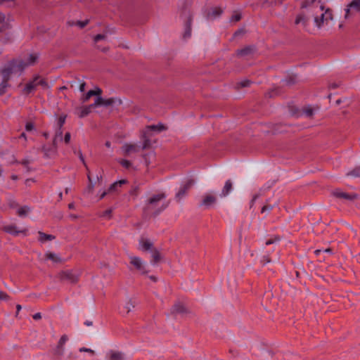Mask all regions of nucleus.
Instances as JSON below:
<instances>
[{
    "label": "nucleus",
    "mask_w": 360,
    "mask_h": 360,
    "mask_svg": "<svg viewBox=\"0 0 360 360\" xmlns=\"http://www.w3.org/2000/svg\"><path fill=\"white\" fill-rule=\"evenodd\" d=\"M222 13V8L220 7H215L207 14V18L208 19L213 20L217 17H219Z\"/></svg>",
    "instance_id": "nucleus-22"
},
{
    "label": "nucleus",
    "mask_w": 360,
    "mask_h": 360,
    "mask_svg": "<svg viewBox=\"0 0 360 360\" xmlns=\"http://www.w3.org/2000/svg\"><path fill=\"white\" fill-rule=\"evenodd\" d=\"M34 128V125L32 122H27L25 124V129L27 131H32Z\"/></svg>",
    "instance_id": "nucleus-46"
},
{
    "label": "nucleus",
    "mask_w": 360,
    "mask_h": 360,
    "mask_svg": "<svg viewBox=\"0 0 360 360\" xmlns=\"http://www.w3.org/2000/svg\"><path fill=\"white\" fill-rule=\"evenodd\" d=\"M70 137H71V135H70V132H67L65 134V137H64V141L65 143H69L70 141Z\"/></svg>",
    "instance_id": "nucleus-49"
},
{
    "label": "nucleus",
    "mask_w": 360,
    "mask_h": 360,
    "mask_svg": "<svg viewBox=\"0 0 360 360\" xmlns=\"http://www.w3.org/2000/svg\"><path fill=\"white\" fill-rule=\"evenodd\" d=\"M33 319L34 320H39L41 319V313L38 312V313H36L33 315Z\"/></svg>",
    "instance_id": "nucleus-51"
},
{
    "label": "nucleus",
    "mask_w": 360,
    "mask_h": 360,
    "mask_svg": "<svg viewBox=\"0 0 360 360\" xmlns=\"http://www.w3.org/2000/svg\"><path fill=\"white\" fill-rule=\"evenodd\" d=\"M79 350L80 352H88V353H90L91 354H94V351L92 350L91 349H89V348L81 347V348H79Z\"/></svg>",
    "instance_id": "nucleus-45"
},
{
    "label": "nucleus",
    "mask_w": 360,
    "mask_h": 360,
    "mask_svg": "<svg viewBox=\"0 0 360 360\" xmlns=\"http://www.w3.org/2000/svg\"><path fill=\"white\" fill-rule=\"evenodd\" d=\"M347 176H352L354 177H359L360 176V166L355 167L352 171L349 172L347 174Z\"/></svg>",
    "instance_id": "nucleus-33"
},
{
    "label": "nucleus",
    "mask_w": 360,
    "mask_h": 360,
    "mask_svg": "<svg viewBox=\"0 0 360 360\" xmlns=\"http://www.w3.org/2000/svg\"><path fill=\"white\" fill-rule=\"evenodd\" d=\"M65 89H67V87L65 86H63L59 88L60 91H63V90H65Z\"/></svg>",
    "instance_id": "nucleus-62"
},
{
    "label": "nucleus",
    "mask_w": 360,
    "mask_h": 360,
    "mask_svg": "<svg viewBox=\"0 0 360 360\" xmlns=\"http://www.w3.org/2000/svg\"><path fill=\"white\" fill-rule=\"evenodd\" d=\"M44 258L46 260H51L54 263H61L63 261L59 255L51 252H46L44 255Z\"/></svg>",
    "instance_id": "nucleus-18"
},
{
    "label": "nucleus",
    "mask_w": 360,
    "mask_h": 360,
    "mask_svg": "<svg viewBox=\"0 0 360 360\" xmlns=\"http://www.w3.org/2000/svg\"><path fill=\"white\" fill-rule=\"evenodd\" d=\"M130 263L139 271L144 272V266L141 258L135 256L130 257Z\"/></svg>",
    "instance_id": "nucleus-17"
},
{
    "label": "nucleus",
    "mask_w": 360,
    "mask_h": 360,
    "mask_svg": "<svg viewBox=\"0 0 360 360\" xmlns=\"http://www.w3.org/2000/svg\"><path fill=\"white\" fill-rule=\"evenodd\" d=\"M8 81L4 79L3 82L0 84V96L6 92V89L8 86Z\"/></svg>",
    "instance_id": "nucleus-36"
},
{
    "label": "nucleus",
    "mask_w": 360,
    "mask_h": 360,
    "mask_svg": "<svg viewBox=\"0 0 360 360\" xmlns=\"http://www.w3.org/2000/svg\"><path fill=\"white\" fill-rule=\"evenodd\" d=\"M330 88H333V89H335V88H336V87H337V85H336V84H330Z\"/></svg>",
    "instance_id": "nucleus-64"
},
{
    "label": "nucleus",
    "mask_w": 360,
    "mask_h": 360,
    "mask_svg": "<svg viewBox=\"0 0 360 360\" xmlns=\"http://www.w3.org/2000/svg\"><path fill=\"white\" fill-rule=\"evenodd\" d=\"M153 246V244L149 239L141 238L139 240V249L142 251L152 250Z\"/></svg>",
    "instance_id": "nucleus-15"
},
{
    "label": "nucleus",
    "mask_w": 360,
    "mask_h": 360,
    "mask_svg": "<svg viewBox=\"0 0 360 360\" xmlns=\"http://www.w3.org/2000/svg\"><path fill=\"white\" fill-rule=\"evenodd\" d=\"M218 202V195L214 191H208L201 195L198 206L206 210L214 208Z\"/></svg>",
    "instance_id": "nucleus-3"
},
{
    "label": "nucleus",
    "mask_w": 360,
    "mask_h": 360,
    "mask_svg": "<svg viewBox=\"0 0 360 360\" xmlns=\"http://www.w3.org/2000/svg\"><path fill=\"white\" fill-rule=\"evenodd\" d=\"M58 278L61 281H67L70 283H75L78 281V277L72 271L66 270L60 271L58 275Z\"/></svg>",
    "instance_id": "nucleus-6"
},
{
    "label": "nucleus",
    "mask_w": 360,
    "mask_h": 360,
    "mask_svg": "<svg viewBox=\"0 0 360 360\" xmlns=\"http://www.w3.org/2000/svg\"><path fill=\"white\" fill-rule=\"evenodd\" d=\"M187 312H188V309L182 304L179 303V304H174L173 306L172 313H174V314H184V313H187Z\"/></svg>",
    "instance_id": "nucleus-24"
},
{
    "label": "nucleus",
    "mask_w": 360,
    "mask_h": 360,
    "mask_svg": "<svg viewBox=\"0 0 360 360\" xmlns=\"http://www.w3.org/2000/svg\"><path fill=\"white\" fill-rule=\"evenodd\" d=\"M65 120H66V115H62L59 117L58 121V124L59 126V131H58L57 136H59L60 137H61L62 134H63L61 128L63 126V124H65Z\"/></svg>",
    "instance_id": "nucleus-32"
},
{
    "label": "nucleus",
    "mask_w": 360,
    "mask_h": 360,
    "mask_svg": "<svg viewBox=\"0 0 360 360\" xmlns=\"http://www.w3.org/2000/svg\"><path fill=\"white\" fill-rule=\"evenodd\" d=\"M8 27V24L6 20V16L0 12V33Z\"/></svg>",
    "instance_id": "nucleus-27"
},
{
    "label": "nucleus",
    "mask_w": 360,
    "mask_h": 360,
    "mask_svg": "<svg viewBox=\"0 0 360 360\" xmlns=\"http://www.w3.org/2000/svg\"><path fill=\"white\" fill-rule=\"evenodd\" d=\"M272 208H273V207H272L271 205H264V206L262 207V208L261 212H262V213H264V212H266V211H270V210H272Z\"/></svg>",
    "instance_id": "nucleus-48"
},
{
    "label": "nucleus",
    "mask_w": 360,
    "mask_h": 360,
    "mask_svg": "<svg viewBox=\"0 0 360 360\" xmlns=\"http://www.w3.org/2000/svg\"><path fill=\"white\" fill-rule=\"evenodd\" d=\"M22 309V307L20 304H17L16 305V309H17V311H16V314H15V316H18V314H19V311L21 310Z\"/></svg>",
    "instance_id": "nucleus-54"
},
{
    "label": "nucleus",
    "mask_w": 360,
    "mask_h": 360,
    "mask_svg": "<svg viewBox=\"0 0 360 360\" xmlns=\"http://www.w3.org/2000/svg\"><path fill=\"white\" fill-rule=\"evenodd\" d=\"M135 307V302L131 299L125 300L119 307V312L122 316H127L130 311H131Z\"/></svg>",
    "instance_id": "nucleus-7"
},
{
    "label": "nucleus",
    "mask_w": 360,
    "mask_h": 360,
    "mask_svg": "<svg viewBox=\"0 0 360 360\" xmlns=\"http://www.w3.org/2000/svg\"><path fill=\"white\" fill-rule=\"evenodd\" d=\"M108 360H124V355L120 352L110 350L107 354Z\"/></svg>",
    "instance_id": "nucleus-19"
},
{
    "label": "nucleus",
    "mask_w": 360,
    "mask_h": 360,
    "mask_svg": "<svg viewBox=\"0 0 360 360\" xmlns=\"http://www.w3.org/2000/svg\"><path fill=\"white\" fill-rule=\"evenodd\" d=\"M102 93V90L96 87L95 90H90L86 94H84L81 100L83 103L87 102L90 98L93 96H100Z\"/></svg>",
    "instance_id": "nucleus-16"
},
{
    "label": "nucleus",
    "mask_w": 360,
    "mask_h": 360,
    "mask_svg": "<svg viewBox=\"0 0 360 360\" xmlns=\"http://www.w3.org/2000/svg\"><path fill=\"white\" fill-rule=\"evenodd\" d=\"M36 81H38L37 79V75H35L32 80L25 84L22 89V93L25 95H28L34 91L38 86V83Z\"/></svg>",
    "instance_id": "nucleus-13"
},
{
    "label": "nucleus",
    "mask_w": 360,
    "mask_h": 360,
    "mask_svg": "<svg viewBox=\"0 0 360 360\" xmlns=\"http://www.w3.org/2000/svg\"><path fill=\"white\" fill-rule=\"evenodd\" d=\"M311 4H313L312 8L315 13H318L317 10H319L321 12L320 16L314 17V22L318 27H321L324 22H328L329 20L333 19L331 11L326 9L323 12L324 6L320 1L316 2V0H312Z\"/></svg>",
    "instance_id": "nucleus-2"
},
{
    "label": "nucleus",
    "mask_w": 360,
    "mask_h": 360,
    "mask_svg": "<svg viewBox=\"0 0 360 360\" xmlns=\"http://www.w3.org/2000/svg\"><path fill=\"white\" fill-rule=\"evenodd\" d=\"M37 79L38 80L36 81L38 83V86H41L44 89H50L51 86L44 78H42L41 76L37 75Z\"/></svg>",
    "instance_id": "nucleus-28"
},
{
    "label": "nucleus",
    "mask_w": 360,
    "mask_h": 360,
    "mask_svg": "<svg viewBox=\"0 0 360 360\" xmlns=\"http://www.w3.org/2000/svg\"><path fill=\"white\" fill-rule=\"evenodd\" d=\"M75 204L73 202H71L68 205V208L69 209H75Z\"/></svg>",
    "instance_id": "nucleus-56"
},
{
    "label": "nucleus",
    "mask_w": 360,
    "mask_h": 360,
    "mask_svg": "<svg viewBox=\"0 0 360 360\" xmlns=\"http://www.w3.org/2000/svg\"><path fill=\"white\" fill-rule=\"evenodd\" d=\"M241 19V15L238 13H234V14L231 18V21L232 22H238Z\"/></svg>",
    "instance_id": "nucleus-41"
},
{
    "label": "nucleus",
    "mask_w": 360,
    "mask_h": 360,
    "mask_svg": "<svg viewBox=\"0 0 360 360\" xmlns=\"http://www.w3.org/2000/svg\"><path fill=\"white\" fill-rule=\"evenodd\" d=\"M274 241L272 240V239H270V240H268L266 242V245H271L272 243H274Z\"/></svg>",
    "instance_id": "nucleus-57"
},
{
    "label": "nucleus",
    "mask_w": 360,
    "mask_h": 360,
    "mask_svg": "<svg viewBox=\"0 0 360 360\" xmlns=\"http://www.w3.org/2000/svg\"><path fill=\"white\" fill-rule=\"evenodd\" d=\"M253 49L251 46H247L243 49L237 50L236 55L240 57H243L249 55L252 53Z\"/></svg>",
    "instance_id": "nucleus-25"
},
{
    "label": "nucleus",
    "mask_w": 360,
    "mask_h": 360,
    "mask_svg": "<svg viewBox=\"0 0 360 360\" xmlns=\"http://www.w3.org/2000/svg\"><path fill=\"white\" fill-rule=\"evenodd\" d=\"M94 108L93 103L86 106H83L80 108L79 111L78 112V115L80 118L84 117L87 116L91 112L92 108Z\"/></svg>",
    "instance_id": "nucleus-20"
},
{
    "label": "nucleus",
    "mask_w": 360,
    "mask_h": 360,
    "mask_svg": "<svg viewBox=\"0 0 360 360\" xmlns=\"http://www.w3.org/2000/svg\"><path fill=\"white\" fill-rule=\"evenodd\" d=\"M108 190L107 191H103L101 194V196H100V199H103L106 195L107 193H108Z\"/></svg>",
    "instance_id": "nucleus-55"
},
{
    "label": "nucleus",
    "mask_w": 360,
    "mask_h": 360,
    "mask_svg": "<svg viewBox=\"0 0 360 360\" xmlns=\"http://www.w3.org/2000/svg\"><path fill=\"white\" fill-rule=\"evenodd\" d=\"M321 252V250H315V251H314V253H315L316 255H318Z\"/></svg>",
    "instance_id": "nucleus-63"
},
{
    "label": "nucleus",
    "mask_w": 360,
    "mask_h": 360,
    "mask_svg": "<svg viewBox=\"0 0 360 360\" xmlns=\"http://www.w3.org/2000/svg\"><path fill=\"white\" fill-rule=\"evenodd\" d=\"M143 139H144V141H143V143L142 146V149L145 150L150 146V141L145 135L143 136Z\"/></svg>",
    "instance_id": "nucleus-40"
},
{
    "label": "nucleus",
    "mask_w": 360,
    "mask_h": 360,
    "mask_svg": "<svg viewBox=\"0 0 360 360\" xmlns=\"http://www.w3.org/2000/svg\"><path fill=\"white\" fill-rule=\"evenodd\" d=\"M38 233H39V240L41 243H45L49 240H53L56 238L53 235L46 234L41 231H39Z\"/></svg>",
    "instance_id": "nucleus-23"
},
{
    "label": "nucleus",
    "mask_w": 360,
    "mask_h": 360,
    "mask_svg": "<svg viewBox=\"0 0 360 360\" xmlns=\"http://www.w3.org/2000/svg\"><path fill=\"white\" fill-rule=\"evenodd\" d=\"M89 23V20H86L84 21H77L76 25H78L80 28H83L86 26Z\"/></svg>",
    "instance_id": "nucleus-43"
},
{
    "label": "nucleus",
    "mask_w": 360,
    "mask_h": 360,
    "mask_svg": "<svg viewBox=\"0 0 360 360\" xmlns=\"http://www.w3.org/2000/svg\"><path fill=\"white\" fill-rule=\"evenodd\" d=\"M115 101L114 98H110L108 99H104L101 96H98L94 103H93V105L95 107L100 106V105H104V106H110L114 103Z\"/></svg>",
    "instance_id": "nucleus-14"
},
{
    "label": "nucleus",
    "mask_w": 360,
    "mask_h": 360,
    "mask_svg": "<svg viewBox=\"0 0 360 360\" xmlns=\"http://www.w3.org/2000/svg\"><path fill=\"white\" fill-rule=\"evenodd\" d=\"M271 262V259L269 257V254L263 255L261 259V263H262V264H264V265H265Z\"/></svg>",
    "instance_id": "nucleus-39"
},
{
    "label": "nucleus",
    "mask_w": 360,
    "mask_h": 360,
    "mask_svg": "<svg viewBox=\"0 0 360 360\" xmlns=\"http://www.w3.org/2000/svg\"><path fill=\"white\" fill-rule=\"evenodd\" d=\"M151 256L153 257V262L156 264L160 260V254L157 249H153L151 250Z\"/></svg>",
    "instance_id": "nucleus-31"
},
{
    "label": "nucleus",
    "mask_w": 360,
    "mask_h": 360,
    "mask_svg": "<svg viewBox=\"0 0 360 360\" xmlns=\"http://www.w3.org/2000/svg\"><path fill=\"white\" fill-rule=\"evenodd\" d=\"M84 324L88 326H92V322L89 321H85Z\"/></svg>",
    "instance_id": "nucleus-58"
},
{
    "label": "nucleus",
    "mask_w": 360,
    "mask_h": 360,
    "mask_svg": "<svg viewBox=\"0 0 360 360\" xmlns=\"http://www.w3.org/2000/svg\"><path fill=\"white\" fill-rule=\"evenodd\" d=\"M258 195H255L251 200V206H252L255 202V200L258 198Z\"/></svg>",
    "instance_id": "nucleus-53"
},
{
    "label": "nucleus",
    "mask_w": 360,
    "mask_h": 360,
    "mask_svg": "<svg viewBox=\"0 0 360 360\" xmlns=\"http://www.w3.org/2000/svg\"><path fill=\"white\" fill-rule=\"evenodd\" d=\"M86 83L82 82L79 85V91L84 92L85 91Z\"/></svg>",
    "instance_id": "nucleus-50"
},
{
    "label": "nucleus",
    "mask_w": 360,
    "mask_h": 360,
    "mask_svg": "<svg viewBox=\"0 0 360 360\" xmlns=\"http://www.w3.org/2000/svg\"><path fill=\"white\" fill-rule=\"evenodd\" d=\"M194 184L193 180H188L186 182L182 187L180 188L179 192L176 194V198L180 201L181 198L186 195L187 191L192 187Z\"/></svg>",
    "instance_id": "nucleus-12"
},
{
    "label": "nucleus",
    "mask_w": 360,
    "mask_h": 360,
    "mask_svg": "<svg viewBox=\"0 0 360 360\" xmlns=\"http://www.w3.org/2000/svg\"><path fill=\"white\" fill-rule=\"evenodd\" d=\"M250 83H251V82L250 80L245 79V80H243V81H241V82L237 83V87L238 88L247 87V86H250Z\"/></svg>",
    "instance_id": "nucleus-38"
},
{
    "label": "nucleus",
    "mask_w": 360,
    "mask_h": 360,
    "mask_svg": "<svg viewBox=\"0 0 360 360\" xmlns=\"http://www.w3.org/2000/svg\"><path fill=\"white\" fill-rule=\"evenodd\" d=\"M122 152L125 156H130L131 154L139 151V146L135 143H125L121 148Z\"/></svg>",
    "instance_id": "nucleus-10"
},
{
    "label": "nucleus",
    "mask_w": 360,
    "mask_h": 360,
    "mask_svg": "<svg viewBox=\"0 0 360 360\" xmlns=\"http://www.w3.org/2000/svg\"><path fill=\"white\" fill-rule=\"evenodd\" d=\"M106 38V36L104 34H97L94 37V41L95 43L98 42L99 40L105 39Z\"/></svg>",
    "instance_id": "nucleus-42"
},
{
    "label": "nucleus",
    "mask_w": 360,
    "mask_h": 360,
    "mask_svg": "<svg viewBox=\"0 0 360 360\" xmlns=\"http://www.w3.org/2000/svg\"><path fill=\"white\" fill-rule=\"evenodd\" d=\"M304 20V18L302 15H299L296 17V19H295V23L296 25H298L299 23H300L301 22H303Z\"/></svg>",
    "instance_id": "nucleus-47"
},
{
    "label": "nucleus",
    "mask_w": 360,
    "mask_h": 360,
    "mask_svg": "<svg viewBox=\"0 0 360 360\" xmlns=\"http://www.w3.org/2000/svg\"><path fill=\"white\" fill-rule=\"evenodd\" d=\"M360 13V0H353L345 9V18H348L350 15Z\"/></svg>",
    "instance_id": "nucleus-9"
},
{
    "label": "nucleus",
    "mask_w": 360,
    "mask_h": 360,
    "mask_svg": "<svg viewBox=\"0 0 360 360\" xmlns=\"http://www.w3.org/2000/svg\"><path fill=\"white\" fill-rule=\"evenodd\" d=\"M304 112L305 113V115L307 116L311 117L314 114V110H313L312 108H306V109L304 110Z\"/></svg>",
    "instance_id": "nucleus-44"
},
{
    "label": "nucleus",
    "mask_w": 360,
    "mask_h": 360,
    "mask_svg": "<svg viewBox=\"0 0 360 360\" xmlns=\"http://www.w3.org/2000/svg\"><path fill=\"white\" fill-rule=\"evenodd\" d=\"M3 231L6 233L11 234L13 236H18L19 234H22L24 236H27L28 233L27 229H23L22 230H18V227L15 225H6L3 227Z\"/></svg>",
    "instance_id": "nucleus-11"
},
{
    "label": "nucleus",
    "mask_w": 360,
    "mask_h": 360,
    "mask_svg": "<svg viewBox=\"0 0 360 360\" xmlns=\"http://www.w3.org/2000/svg\"><path fill=\"white\" fill-rule=\"evenodd\" d=\"M30 211V208L28 207H22L18 210V214L20 217L25 216L27 212Z\"/></svg>",
    "instance_id": "nucleus-35"
},
{
    "label": "nucleus",
    "mask_w": 360,
    "mask_h": 360,
    "mask_svg": "<svg viewBox=\"0 0 360 360\" xmlns=\"http://www.w3.org/2000/svg\"><path fill=\"white\" fill-rule=\"evenodd\" d=\"M37 59L38 55L32 53L28 56L27 62H24V64L25 65V67L34 65L37 62Z\"/></svg>",
    "instance_id": "nucleus-30"
},
{
    "label": "nucleus",
    "mask_w": 360,
    "mask_h": 360,
    "mask_svg": "<svg viewBox=\"0 0 360 360\" xmlns=\"http://www.w3.org/2000/svg\"><path fill=\"white\" fill-rule=\"evenodd\" d=\"M80 159L82 161V162L84 163V165H85V167H86V163H85V161H84V159L82 155H80Z\"/></svg>",
    "instance_id": "nucleus-59"
},
{
    "label": "nucleus",
    "mask_w": 360,
    "mask_h": 360,
    "mask_svg": "<svg viewBox=\"0 0 360 360\" xmlns=\"http://www.w3.org/2000/svg\"><path fill=\"white\" fill-rule=\"evenodd\" d=\"M77 359V356L72 353H70L68 356V359L67 360H70V359H73V360H76Z\"/></svg>",
    "instance_id": "nucleus-52"
},
{
    "label": "nucleus",
    "mask_w": 360,
    "mask_h": 360,
    "mask_svg": "<svg viewBox=\"0 0 360 360\" xmlns=\"http://www.w3.org/2000/svg\"><path fill=\"white\" fill-rule=\"evenodd\" d=\"M147 129L149 130L157 131L160 132V131L166 130L167 128L163 124L159 123L156 125L153 124V125L147 126Z\"/></svg>",
    "instance_id": "nucleus-29"
},
{
    "label": "nucleus",
    "mask_w": 360,
    "mask_h": 360,
    "mask_svg": "<svg viewBox=\"0 0 360 360\" xmlns=\"http://www.w3.org/2000/svg\"><path fill=\"white\" fill-rule=\"evenodd\" d=\"M25 68V65L23 61L12 60L2 70L1 73L4 79L8 80L11 74L16 72L21 73Z\"/></svg>",
    "instance_id": "nucleus-4"
},
{
    "label": "nucleus",
    "mask_w": 360,
    "mask_h": 360,
    "mask_svg": "<svg viewBox=\"0 0 360 360\" xmlns=\"http://www.w3.org/2000/svg\"><path fill=\"white\" fill-rule=\"evenodd\" d=\"M70 217L71 219H77V215H75V214H70Z\"/></svg>",
    "instance_id": "nucleus-60"
},
{
    "label": "nucleus",
    "mask_w": 360,
    "mask_h": 360,
    "mask_svg": "<svg viewBox=\"0 0 360 360\" xmlns=\"http://www.w3.org/2000/svg\"><path fill=\"white\" fill-rule=\"evenodd\" d=\"M333 195L337 198L348 200V201H353L356 200L358 197V195L356 193H346L344 192L340 189H336L332 193Z\"/></svg>",
    "instance_id": "nucleus-8"
},
{
    "label": "nucleus",
    "mask_w": 360,
    "mask_h": 360,
    "mask_svg": "<svg viewBox=\"0 0 360 360\" xmlns=\"http://www.w3.org/2000/svg\"><path fill=\"white\" fill-rule=\"evenodd\" d=\"M167 195L164 192L153 195L150 197L146 202V209L153 211L155 214H158L165 210L169 204V202H163L160 205V202L165 200Z\"/></svg>",
    "instance_id": "nucleus-1"
},
{
    "label": "nucleus",
    "mask_w": 360,
    "mask_h": 360,
    "mask_svg": "<svg viewBox=\"0 0 360 360\" xmlns=\"http://www.w3.org/2000/svg\"><path fill=\"white\" fill-rule=\"evenodd\" d=\"M118 162L126 169H129L131 166V162L128 160L120 159L118 160Z\"/></svg>",
    "instance_id": "nucleus-34"
},
{
    "label": "nucleus",
    "mask_w": 360,
    "mask_h": 360,
    "mask_svg": "<svg viewBox=\"0 0 360 360\" xmlns=\"http://www.w3.org/2000/svg\"><path fill=\"white\" fill-rule=\"evenodd\" d=\"M127 183V181L123 179L118 181L114 182L108 188V192L112 193L117 191L118 187H121L122 185Z\"/></svg>",
    "instance_id": "nucleus-26"
},
{
    "label": "nucleus",
    "mask_w": 360,
    "mask_h": 360,
    "mask_svg": "<svg viewBox=\"0 0 360 360\" xmlns=\"http://www.w3.org/2000/svg\"><path fill=\"white\" fill-rule=\"evenodd\" d=\"M10 299H11V297L9 296V295L7 292L0 290V302L1 301H8V300H10Z\"/></svg>",
    "instance_id": "nucleus-37"
},
{
    "label": "nucleus",
    "mask_w": 360,
    "mask_h": 360,
    "mask_svg": "<svg viewBox=\"0 0 360 360\" xmlns=\"http://www.w3.org/2000/svg\"><path fill=\"white\" fill-rule=\"evenodd\" d=\"M105 146H106V147L110 148V146H111L110 142H109V141H106V142H105Z\"/></svg>",
    "instance_id": "nucleus-61"
},
{
    "label": "nucleus",
    "mask_w": 360,
    "mask_h": 360,
    "mask_svg": "<svg viewBox=\"0 0 360 360\" xmlns=\"http://www.w3.org/2000/svg\"><path fill=\"white\" fill-rule=\"evenodd\" d=\"M232 190V182L230 179L225 182V184L221 190L220 196L226 197Z\"/></svg>",
    "instance_id": "nucleus-21"
},
{
    "label": "nucleus",
    "mask_w": 360,
    "mask_h": 360,
    "mask_svg": "<svg viewBox=\"0 0 360 360\" xmlns=\"http://www.w3.org/2000/svg\"><path fill=\"white\" fill-rule=\"evenodd\" d=\"M69 340L67 335H63L59 339L56 348L53 350V354L58 358H61L65 352V345Z\"/></svg>",
    "instance_id": "nucleus-5"
}]
</instances>
